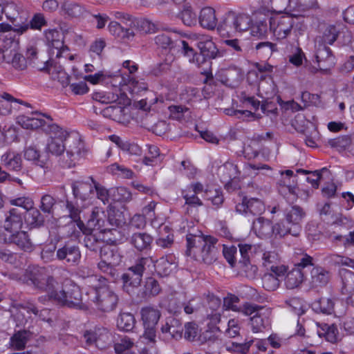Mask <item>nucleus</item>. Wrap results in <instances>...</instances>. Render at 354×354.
<instances>
[{
	"mask_svg": "<svg viewBox=\"0 0 354 354\" xmlns=\"http://www.w3.org/2000/svg\"><path fill=\"white\" fill-rule=\"evenodd\" d=\"M198 233L187 234L185 254L192 257L198 262L212 265L217 260L218 254V239L212 236L204 235L200 231Z\"/></svg>",
	"mask_w": 354,
	"mask_h": 354,
	"instance_id": "nucleus-1",
	"label": "nucleus"
},
{
	"mask_svg": "<svg viewBox=\"0 0 354 354\" xmlns=\"http://www.w3.org/2000/svg\"><path fill=\"white\" fill-rule=\"evenodd\" d=\"M48 151L60 156L59 163L62 167H75L80 158L85 154L84 143L79 138H73L64 144L59 140H50L47 145Z\"/></svg>",
	"mask_w": 354,
	"mask_h": 354,
	"instance_id": "nucleus-2",
	"label": "nucleus"
},
{
	"mask_svg": "<svg viewBox=\"0 0 354 354\" xmlns=\"http://www.w3.org/2000/svg\"><path fill=\"white\" fill-rule=\"evenodd\" d=\"M25 279L26 284L32 286L35 290L47 292V296L39 297V301L51 299V293L55 292L57 282L45 268H29L26 271Z\"/></svg>",
	"mask_w": 354,
	"mask_h": 354,
	"instance_id": "nucleus-3",
	"label": "nucleus"
},
{
	"mask_svg": "<svg viewBox=\"0 0 354 354\" xmlns=\"http://www.w3.org/2000/svg\"><path fill=\"white\" fill-rule=\"evenodd\" d=\"M305 214L304 209L298 205L286 209L284 218L277 223L279 237L287 234L298 236L301 232V223Z\"/></svg>",
	"mask_w": 354,
	"mask_h": 354,
	"instance_id": "nucleus-4",
	"label": "nucleus"
},
{
	"mask_svg": "<svg viewBox=\"0 0 354 354\" xmlns=\"http://www.w3.org/2000/svg\"><path fill=\"white\" fill-rule=\"evenodd\" d=\"M82 300L81 290L79 286L73 283L65 285L59 290L55 288V292L51 293L50 301L62 306L80 308Z\"/></svg>",
	"mask_w": 354,
	"mask_h": 354,
	"instance_id": "nucleus-5",
	"label": "nucleus"
},
{
	"mask_svg": "<svg viewBox=\"0 0 354 354\" xmlns=\"http://www.w3.org/2000/svg\"><path fill=\"white\" fill-rule=\"evenodd\" d=\"M149 259L142 257L137 259L121 276L123 290L129 294L134 292V289L140 286L146 265Z\"/></svg>",
	"mask_w": 354,
	"mask_h": 354,
	"instance_id": "nucleus-6",
	"label": "nucleus"
},
{
	"mask_svg": "<svg viewBox=\"0 0 354 354\" xmlns=\"http://www.w3.org/2000/svg\"><path fill=\"white\" fill-rule=\"evenodd\" d=\"M90 300L96 308L102 312L109 313L116 308L119 298L118 295L108 286L96 287L91 290Z\"/></svg>",
	"mask_w": 354,
	"mask_h": 354,
	"instance_id": "nucleus-7",
	"label": "nucleus"
},
{
	"mask_svg": "<svg viewBox=\"0 0 354 354\" xmlns=\"http://www.w3.org/2000/svg\"><path fill=\"white\" fill-rule=\"evenodd\" d=\"M4 16L13 25V31L20 35L29 29L26 14L13 1L6 0Z\"/></svg>",
	"mask_w": 354,
	"mask_h": 354,
	"instance_id": "nucleus-8",
	"label": "nucleus"
},
{
	"mask_svg": "<svg viewBox=\"0 0 354 354\" xmlns=\"http://www.w3.org/2000/svg\"><path fill=\"white\" fill-rule=\"evenodd\" d=\"M140 315L145 329L143 336L150 342H154L156 337V326L160 319L161 313L156 308L146 306L142 308Z\"/></svg>",
	"mask_w": 354,
	"mask_h": 354,
	"instance_id": "nucleus-9",
	"label": "nucleus"
},
{
	"mask_svg": "<svg viewBox=\"0 0 354 354\" xmlns=\"http://www.w3.org/2000/svg\"><path fill=\"white\" fill-rule=\"evenodd\" d=\"M84 229L88 231L98 230L100 232L106 233L110 232L114 236L113 242H116L119 239L116 237V234H120V232L116 228L109 227L106 215L104 212L101 211L99 208L95 207L87 221L86 227Z\"/></svg>",
	"mask_w": 354,
	"mask_h": 354,
	"instance_id": "nucleus-10",
	"label": "nucleus"
},
{
	"mask_svg": "<svg viewBox=\"0 0 354 354\" xmlns=\"http://www.w3.org/2000/svg\"><path fill=\"white\" fill-rule=\"evenodd\" d=\"M235 203L236 212L241 214L261 215L265 211L264 203L257 198L239 195Z\"/></svg>",
	"mask_w": 354,
	"mask_h": 354,
	"instance_id": "nucleus-11",
	"label": "nucleus"
},
{
	"mask_svg": "<svg viewBox=\"0 0 354 354\" xmlns=\"http://www.w3.org/2000/svg\"><path fill=\"white\" fill-rule=\"evenodd\" d=\"M270 29L278 39L286 38L294 27V18L290 15L270 18Z\"/></svg>",
	"mask_w": 354,
	"mask_h": 354,
	"instance_id": "nucleus-12",
	"label": "nucleus"
},
{
	"mask_svg": "<svg viewBox=\"0 0 354 354\" xmlns=\"http://www.w3.org/2000/svg\"><path fill=\"white\" fill-rule=\"evenodd\" d=\"M50 120H53L50 115L38 111L32 113L30 115H23L17 118L18 124L24 129H35L41 127L44 131Z\"/></svg>",
	"mask_w": 354,
	"mask_h": 354,
	"instance_id": "nucleus-13",
	"label": "nucleus"
},
{
	"mask_svg": "<svg viewBox=\"0 0 354 354\" xmlns=\"http://www.w3.org/2000/svg\"><path fill=\"white\" fill-rule=\"evenodd\" d=\"M315 58L319 70L327 73L335 64V58L330 48L321 43H315Z\"/></svg>",
	"mask_w": 354,
	"mask_h": 354,
	"instance_id": "nucleus-14",
	"label": "nucleus"
},
{
	"mask_svg": "<svg viewBox=\"0 0 354 354\" xmlns=\"http://www.w3.org/2000/svg\"><path fill=\"white\" fill-rule=\"evenodd\" d=\"M317 8V0H288L284 13L290 15H313L312 10Z\"/></svg>",
	"mask_w": 354,
	"mask_h": 354,
	"instance_id": "nucleus-15",
	"label": "nucleus"
},
{
	"mask_svg": "<svg viewBox=\"0 0 354 354\" xmlns=\"http://www.w3.org/2000/svg\"><path fill=\"white\" fill-rule=\"evenodd\" d=\"M81 252L77 245L66 243L56 252V257L59 261L70 266L77 265L81 259Z\"/></svg>",
	"mask_w": 354,
	"mask_h": 354,
	"instance_id": "nucleus-16",
	"label": "nucleus"
},
{
	"mask_svg": "<svg viewBox=\"0 0 354 354\" xmlns=\"http://www.w3.org/2000/svg\"><path fill=\"white\" fill-rule=\"evenodd\" d=\"M93 182L94 179L92 177L73 181L71 183V188L74 198L82 202L92 199L94 195Z\"/></svg>",
	"mask_w": 354,
	"mask_h": 354,
	"instance_id": "nucleus-17",
	"label": "nucleus"
},
{
	"mask_svg": "<svg viewBox=\"0 0 354 354\" xmlns=\"http://www.w3.org/2000/svg\"><path fill=\"white\" fill-rule=\"evenodd\" d=\"M2 165L8 171L18 172L19 177L23 178L26 176L23 171L22 159L21 154L9 150L2 155L1 158Z\"/></svg>",
	"mask_w": 354,
	"mask_h": 354,
	"instance_id": "nucleus-18",
	"label": "nucleus"
},
{
	"mask_svg": "<svg viewBox=\"0 0 354 354\" xmlns=\"http://www.w3.org/2000/svg\"><path fill=\"white\" fill-rule=\"evenodd\" d=\"M160 330L165 338L178 339L182 337L183 326L179 319L174 317H168L162 324Z\"/></svg>",
	"mask_w": 354,
	"mask_h": 354,
	"instance_id": "nucleus-19",
	"label": "nucleus"
},
{
	"mask_svg": "<svg viewBox=\"0 0 354 354\" xmlns=\"http://www.w3.org/2000/svg\"><path fill=\"white\" fill-rule=\"evenodd\" d=\"M252 230L261 239L270 237L272 234L279 236V233L277 230V223L273 225L270 220L263 217H259L253 221Z\"/></svg>",
	"mask_w": 354,
	"mask_h": 354,
	"instance_id": "nucleus-20",
	"label": "nucleus"
},
{
	"mask_svg": "<svg viewBox=\"0 0 354 354\" xmlns=\"http://www.w3.org/2000/svg\"><path fill=\"white\" fill-rule=\"evenodd\" d=\"M345 29V26L340 23L326 25L322 31V36L316 38L315 43L332 45L337 40L341 32H343V30Z\"/></svg>",
	"mask_w": 354,
	"mask_h": 354,
	"instance_id": "nucleus-21",
	"label": "nucleus"
},
{
	"mask_svg": "<svg viewBox=\"0 0 354 354\" xmlns=\"http://www.w3.org/2000/svg\"><path fill=\"white\" fill-rule=\"evenodd\" d=\"M217 80L227 86L235 88L242 80L241 70L236 66L222 70L217 75Z\"/></svg>",
	"mask_w": 354,
	"mask_h": 354,
	"instance_id": "nucleus-22",
	"label": "nucleus"
},
{
	"mask_svg": "<svg viewBox=\"0 0 354 354\" xmlns=\"http://www.w3.org/2000/svg\"><path fill=\"white\" fill-rule=\"evenodd\" d=\"M10 49L7 59V64H10L12 68L17 71H23L28 68L26 58L16 49L17 44L13 40H9Z\"/></svg>",
	"mask_w": 354,
	"mask_h": 354,
	"instance_id": "nucleus-23",
	"label": "nucleus"
},
{
	"mask_svg": "<svg viewBox=\"0 0 354 354\" xmlns=\"http://www.w3.org/2000/svg\"><path fill=\"white\" fill-rule=\"evenodd\" d=\"M5 241L9 244L16 245L26 252H30L32 249V244L28 234L21 230L10 232V234L5 238Z\"/></svg>",
	"mask_w": 354,
	"mask_h": 354,
	"instance_id": "nucleus-24",
	"label": "nucleus"
},
{
	"mask_svg": "<svg viewBox=\"0 0 354 354\" xmlns=\"http://www.w3.org/2000/svg\"><path fill=\"white\" fill-rule=\"evenodd\" d=\"M24 212L19 208H12L6 216L3 227L8 232H12L21 229L23 225Z\"/></svg>",
	"mask_w": 354,
	"mask_h": 354,
	"instance_id": "nucleus-25",
	"label": "nucleus"
},
{
	"mask_svg": "<svg viewBox=\"0 0 354 354\" xmlns=\"http://www.w3.org/2000/svg\"><path fill=\"white\" fill-rule=\"evenodd\" d=\"M316 324L317 326V333L319 337H324L327 342L333 344L337 343L341 339L335 324H328L324 322H317Z\"/></svg>",
	"mask_w": 354,
	"mask_h": 354,
	"instance_id": "nucleus-26",
	"label": "nucleus"
},
{
	"mask_svg": "<svg viewBox=\"0 0 354 354\" xmlns=\"http://www.w3.org/2000/svg\"><path fill=\"white\" fill-rule=\"evenodd\" d=\"M330 279V272L322 266H315L310 271V284L313 288L326 286Z\"/></svg>",
	"mask_w": 354,
	"mask_h": 354,
	"instance_id": "nucleus-27",
	"label": "nucleus"
},
{
	"mask_svg": "<svg viewBox=\"0 0 354 354\" xmlns=\"http://www.w3.org/2000/svg\"><path fill=\"white\" fill-rule=\"evenodd\" d=\"M100 258L118 266L122 261L123 254L118 247L105 244L100 251Z\"/></svg>",
	"mask_w": 354,
	"mask_h": 354,
	"instance_id": "nucleus-28",
	"label": "nucleus"
},
{
	"mask_svg": "<svg viewBox=\"0 0 354 354\" xmlns=\"http://www.w3.org/2000/svg\"><path fill=\"white\" fill-rule=\"evenodd\" d=\"M198 22L203 28L214 30L218 26L215 10L211 7H205L201 9L198 16Z\"/></svg>",
	"mask_w": 354,
	"mask_h": 354,
	"instance_id": "nucleus-29",
	"label": "nucleus"
},
{
	"mask_svg": "<svg viewBox=\"0 0 354 354\" xmlns=\"http://www.w3.org/2000/svg\"><path fill=\"white\" fill-rule=\"evenodd\" d=\"M44 132L50 136V140H59L68 142L71 138H78L77 136H71L66 130L59 127L53 120H50L48 125H46Z\"/></svg>",
	"mask_w": 354,
	"mask_h": 354,
	"instance_id": "nucleus-30",
	"label": "nucleus"
},
{
	"mask_svg": "<svg viewBox=\"0 0 354 354\" xmlns=\"http://www.w3.org/2000/svg\"><path fill=\"white\" fill-rule=\"evenodd\" d=\"M85 234L83 239L84 246L92 252L100 251L105 242L103 239L99 238L97 234H93L92 231H88L83 228L82 230Z\"/></svg>",
	"mask_w": 354,
	"mask_h": 354,
	"instance_id": "nucleus-31",
	"label": "nucleus"
},
{
	"mask_svg": "<svg viewBox=\"0 0 354 354\" xmlns=\"http://www.w3.org/2000/svg\"><path fill=\"white\" fill-rule=\"evenodd\" d=\"M31 337L32 333L29 330H18L10 339V347L14 350H23Z\"/></svg>",
	"mask_w": 354,
	"mask_h": 354,
	"instance_id": "nucleus-32",
	"label": "nucleus"
},
{
	"mask_svg": "<svg viewBox=\"0 0 354 354\" xmlns=\"http://www.w3.org/2000/svg\"><path fill=\"white\" fill-rule=\"evenodd\" d=\"M109 30L111 35L123 41L131 40L135 35L133 29L124 28L116 21H111L109 23Z\"/></svg>",
	"mask_w": 354,
	"mask_h": 354,
	"instance_id": "nucleus-33",
	"label": "nucleus"
},
{
	"mask_svg": "<svg viewBox=\"0 0 354 354\" xmlns=\"http://www.w3.org/2000/svg\"><path fill=\"white\" fill-rule=\"evenodd\" d=\"M155 269L157 273L161 277L169 276L176 268V265L172 262V257H162L156 261Z\"/></svg>",
	"mask_w": 354,
	"mask_h": 354,
	"instance_id": "nucleus-34",
	"label": "nucleus"
},
{
	"mask_svg": "<svg viewBox=\"0 0 354 354\" xmlns=\"http://www.w3.org/2000/svg\"><path fill=\"white\" fill-rule=\"evenodd\" d=\"M130 241L138 250L142 251L150 248L153 238L147 233L138 232L132 234Z\"/></svg>",
	"mask_w": 354,
	"mask_h": 354,
	"instance_id": "nucleus-35",
	"label": "nucleus"
},
{
	"mask_svg": "<svg viewBox=\"0 0 354 354\" xmlns=\"http://www.w3.org/2000/svg\"><path fill=\"white\" fill-rule=\"evenodd\" d=\"M217 31L222 36H230L237 32L231 12L225 15L218 24Z\"/></svg>",
	"mask_w": 354,
	"mask_h": 354,
	"instance_id": "nucleus-36",
	"label": "nucleus"
},
{
	"mask_svg": "<svg viewBox=\"0 0 354 354\" xmlns=\"http://www.w3.org/2000/svg\"><path fill=\"white\" fill-rule=\"evenodd\" d=\"M160 286L157 280L153 277L145 279L144 286L140 292L141 298H147L158 295L160 292Z\"/></svg>",
	"mask_w": 354,
	"mask_h": 354,
	"instance_id": "nucleus-37",
	"label": "nucleus"
},
{
	"mask_svg": "<svg viewBox=\"0 0 354 354\" xmlns=\"http://www.w3.org/2000/svg\"><path fill=\"white\" fill-rule=\"evenodd\" d=\"M26 59L29 64H32L33 67L39 71H43L48 67V61L44 59L38 60V51L37 48L34 46H29L26 50Z\"/></svg>",
	"mask_w": 354,
	"mask_h": 354,
	"instance_id": "nucleus-38",
	"label": "nucleus"
},
{
	"mask_svg": "<svg viewBox=\"0 0 354 354\" xmlns=\"http://www.w3.org/2000/svg\"><path fill=\"white\" fill-rule=\"evenodd\" d=\"M304 274L302 271L298 270V268H292L286 277V286L288 289L298 288L304 281Z\"/></svg>",
	"mask_w": 354,
	"mask_h": 354,
	"instance_id": "nucleus-39",
	"label": "nucleus"
},
{
	"mask_svg": "<svg viewBox=\"0 0 354 354\" xmlns=\"http://www.w3.org/2000/svg\"><path fill=\"white\" fill-rule=\"evenodd\" d=\"M250 324L254 333L262 331L263 329L270 325L269 317L265 313H263L262 310L257 312V313L250 318Z\"/></svg>",
	"mask_w": 354,
	"mask_h": 354,
	"instance_id": "nucleus-40",
	"label": "nucleus"
},
{
	"mask_svg": "<svg viewBox=\"0 0 354 354\" xmlns=\"http://www.w3.org/2000/svg\"><path fill=\"white\" fill-rule=\"evenodd\" d=\"M25 222L31 227H39L43 225L44 219L39 210L32 207L24 212Z\"/></svg>",
	"mask_w": 354,
	"mask_h": 354,
	"instance_id": "nucleus-41",
	"label": "nucleus"
},
{
	"mask_svg": "<svg viewBox=\"0 0 354 354\" xmlns=\"http://www.w3.org/2000/svg\"><path fill=\"white\" fill-rule=\"evenodd\" d=\"M198 46L205 59H215L220 56V53L212 40L201 41Z\"/></svg>",
	"mask_w": 354,
	"mask_h": 354,
	"instance_id": "nucleus-42",
	"label": "nucleus"
},
{
	"mask_svg": "<svg viewBox=\"0 0 354 354\" xmlns=\"http://www.w3.org/2000/svg\"><path fill=\"white\" fill-rule=\"evenodd\" d=\"M136 319L134 316L129 313H120L117 319V326L120 330L129 332L135 326Z\"/></svg>",
	"mask_w": 354,
	"mask_h": 354,
	"instance_id": "nucleus-43",
	"label": "nucleus"
},
{
	"mask_svg": "<svg viewBox=\"0 0 354 354\" xmlns=\"http://www.w3.org/2000/svg\"><path fill=\"white\" fill-rule=\"evenodd\" d=\"M312 308L317 313L330 315L334 310V302L329 298L322 297L314 301Z\"/></svg>",
	"mask_w": 354,
	"mask_h": 354,
	"instance_id": "nucleus-44",
	"label": "nucleus"
},
{
	"mask_svg": "<svg viewBox=\"0 0 354 354\" xmlns=\"http://www.w3.org/2000/svg\"><path fill=\"white\" fill-rule=\"evenodd\" d=\"M294 18L293 30L299 35L303 33L307 30L308 23L313 21L314 15H291Z\"/></svg>",
	"mask_w": 354,
	"mask_h": 354,
	"instance_id": "nucleus-45",
	"label": "nucleus"
},
{
	"mask_svg": "<svg viewBox=\"0 0 354 354\" xmlns=\"http://www.w3.org/2000/svg\"><path fill=\"white\" fill-rule=\"evenodd\" d=\"M218 175L221 181L225 183L238 175L237 166L231 162H227L218 167Z\"/></svg>",
	"mask_w": 354,
	"mask_h": 354,
	"instance_id": "nucleus-46",
	"label": "nucleus"
},
{
	"mask_svg": "<svg viewBox=\"0 0 354 354\" xmlns=\"http://www.w3.org/2000/svg\"><path fill=\"white\" fill-rule=\"evenodd\" d=\"M12 102H17L20 104H24L20 100L14 98L11 95L3 93L0 94V112L2 115H8L12 111ZM24 104L29 106V104L25 102Z\"/></svg>",
	"mask_w": 354,
	"mask_h": 354,
	"instance_id": "nucleus-47",
	"label": "nucleus"
},
{
	"mask_svg": "<svg viewBox=\"0 0 354 354\" xmlns=\"http://www.w3.org/2000/svg\"><path fill=\"white\" fill-rule=\"evenodd\" d=\"M124 108L120 105H112L104 108L102 111L104 117L115 121H120L124 115Z\"/></svg>",
	"mask_w": 354,
	"mask_h": 354,
	"instance_id": "nucleus-48",
	"label": "nucleus"
},
{
	"mask_svg": "<svg viewBox=\"0 0 354 354\" xmlns=\"http://www.w3.org/2000/svg\"><path fill=\"white\" fill-rule=\"evenodd\" d=\"M237 32L248 30L251 27L252 20L248 15L231 12Z\"/></svg>",
	"mask_w": 354,
	"mask_h": 354,
	"instance_id": "nucleus-49",
	"label": "nucleus"
},
{
	"mask_svg": "<svg viewBox=\"0 0 354 354\" xmlns=\"http://www.w3.org/2000/svg\"><path fill=\"white\" fill-rule=\"evenodd\" d=\"M106 218L109 222V227L111 228L118 227L126 222L122 212L119 210L110 209L108 211Z\"/></svg>",
	"mask_w": 354,
	"mask_h": 354,
	"instance_id": "nucleus-50",
	"label": "nucleus"
},
{
	"mask_svg": "<svg viewBox=\"0 0 354 354\" xmlns=\"http://www.w3.org/2000/svg\"><path fill=\"white\" fill-rule=\"evenodd\" d=\"M238 269L243 272L246 277L254 279L257 273L258 268L251 264L250 260H239L236 265Z\"/></svg>",
	"mask_w": 354,
	"mask_h": 354,
	"instance_id": "nucleus-51",
	"label": "nucleus"
},
{
	"mask_svg": "<svg viewBox=\"0 0 354 354\" xmlns=\"http://www.w3.org/2000/svg\"><path fill=\"white\" fill-rule=\"evenodd\" d=\"M254 340L245 342L244 343H238L236 342H232L227 344L226 349L235 354H246L248 353L250 346L253 344Z\"/></svg>",
	"mask_w": 354,
	"mask_h": 354,
	"instance_id": "nucleus-52",
	"label": "nucleus"
},
{
	"mask_svg": "<svg viewBox=\"0 0 354 354\" xmlns=\"http://www.w3.org/2000/svg\"><path fill=\"white\" fill-rule=\"evenodd\" d=\"M117 266L116 264H113L111 263V262L100 259V261L97 263V268L102 272L107 274L111 279L115 280L118 277V272L115 269V266Z\"/></svg>",
	"mask_w": 354,
	"mask_h": 354,
	"instance_id": "nucleus-53",
	"label": "nucleus"
},
{
	"mask_svg": "<svg viewBox=\"0 0 354 354\" xmlns=\"http://www.w3.org/2000/svg\"><path fill=\"white\" fill-rule=\"evenodd\" d=\"M180 17L187 26H192L197 23V14L191 7H185L180 12Z\"/></svg>",
	"mask_w": 354,
	"mask_h": 354,
	"instance_id": "nucleus-54",
	"label": "nucleus"
},
{
	"mask_svg": "<svg viewBox=\"0 0 354 354\" xmlns=\"http://www.w3.org/2000/svg\"><path fill=\"white\" fill-rule=\"evenodd\" d=\"M237 252L238 250L236 246L231 245L227 247L225 245H223V256L232 268L236 267L238 263Z\"/></svg>",
	"mask_w": 354,
	"mask_h": 354,
	"instance_id": "nucleus-55",
	"label": "nucleus"
},
{
	"mask_svg": "<svg viewBox=\"0 0 354 354\" xmlns=\"http://www.w3.org/2000/svg\"><path fill=\"white\" fill-rule=\"evenodd\" d=\"M62 10L68 16L71 17H77L82 13V8L77 3L66 1L62 6Z\"/></svg>",
	"mask_w": 354,
	"mask_h": 354,
	"instance_id": "nucleus-56",
	"label": "nucleus"
},
{
	"mask_svg": "<svg viewBox=\"0 0 354 354\" xmlns=\"http://www.w3.org/2000/svg\"><path fill=\"white\" fill-rule=\"evenodd\" d=\"M326 170L327 169L326 167L322 168L321 170H315L314 171L299 169L297 170V172L304 174H311V176L306 178V180L311 184L313 187L317 189L319 185V181L322 178V172Z\"/></svg>",
	"mask_w": 354,
	"mask_h": 354,
	"instance_id": "nucleus-57",
	"label": "nucleus"
},
{
	"mask_svg": "<svg viewBox=\"0 0 354 354\" xmlns=\"http://www.w3.org/2000/svg\"><path fill=\"white\" fill-rule=\"evenodd\" d=\"M56 200L50 194H44L41 198L40 209L48 214H53Z\"/></svg>",
	"mask_w": 354,
	"mask_h": 354,
	"instance_id": "nucleus-58",
	"label": "nucleus"
},
{
	"mask_svg": "<svg viewBox=\"0 0 354 354\" xmlns=\"http://www.w3.org/2000/svg\"><path fill=\"white\" fill-rule=\"evenodd\" d=\"M328 143L331 147L345 149L351 146L352 140L350 136L345 135L334 139H330Z\"/></svg>",
	"mask_w": 354,
	"mask_h": 354,
	"instance_id": "nucleus-59",
	"label": "nucleus"
},
{
	"mask_svg": "<svg viewBox=\"0 0 354 354\" xmlns=\"http://www.w3.org/2000/svg\"><path fill=\"white\" fill-rule=\"evenodd\" d=\"M263 287L268 291L275 290L279 286V279L272 273H266L262 277Z\"/></svg>",
	"mask_w": 354,
	"mask_h": 354,
	"instance_id": "nucleus-60",
	"label": "nucleus"
},
{
	"mask_svg": "<svg viewBox=\"0 0 354 354\" xmlns=\"http://www.w3.org/2000/svg\"><path fill=\"white\" fill-rule=\"evenodd\" d=\"M155 43L159 47L164 49H172L176 48L175 40H173L167 34L162 33L154 38Z\"/></svg>",
	"mask_w": 354,
	"mask_h": 354,
	"instance_id": "nucleus-61",
	"label": "nucleus"
},
{
	"mask_svg": "<svg viewBox=\"0 0 354 354\" xmlns=\"http://www.w3.org/2000/svg\"><path fill=\"white\" fill-rule=\"evenodd\" d=\"M66 207L70 213V217L74 222L77 223V227L81 230H83V228L85 227V225L84 222L80 219V210L79 208L75 207L72 202L68 201H66Z\"/></svg>",
	"mask_w": 354,
	"mask_h": 354,
	"instance_id": "nucleus-62",
	"label": "nucleus"
},
{
	"mask_svg": "<svg viewBox=\"0 0 354 354\" xmlns=\"http://www.w3.org/2000/svg\"><path fill=\"white\" fill-rule=\"evenodd\" d=\"M329 239L332 242L335 243L337 245H343L347 246L351 244H354V232H351L345 236L335 234H330Z\"/></svg>",
	"mask_w": 354,
	"mask_h": 354,
	"instance_id": "nucleus-63",
	"label": "nucleus"
},
{
	"mask_svg": "<svg viewBox=\"0 0 354 354\" xmlns=\"http://www.w3.org/2000/svg\"><path fill=\"white\" fill-rule=\"evenodd\" d=\"M40 152L35 146L30 145L24 149V158L27 160L33 161L42 165L43 162L39 160Z\"/></svg>",
	"mask_w": 354,
	"mask_h": 354,
	"instance_id": "nucleus-64",
	"label": "nucleus"
}]
</instances>
